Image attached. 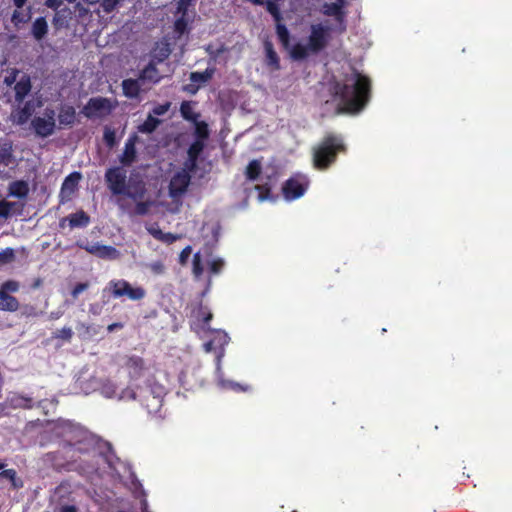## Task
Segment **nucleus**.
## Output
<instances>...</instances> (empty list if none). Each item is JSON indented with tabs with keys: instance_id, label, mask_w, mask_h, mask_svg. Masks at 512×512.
I'll use <instances>...</instances> for the list:
<instances>
[{
	"instance_id": "nucleus-41",
	"label": "nucleus",
	"mask_w": 512,
	"mask_h": 512,
	"mask_svg": "<svg viewBox=\"0 0 512 512\" xmlns=\"http://www.w3.org/2000/svg\"><path fill=\"white\" fill-rule=\"evenodd\" d=\"M79 508L75 503V500L64 502L54 506V512H78Z\"/></svg>"
},
{
	"instance_id": "nucleus-55",
	"label": "nucleus",
	"mask_w": 512,
	"mask_h": 512,
	"mask_svg": "<svg viewBox=\"0 0 512 512\" xmlns=\"http://www.w3.org/2000/svg\"><path fill=\"white\" fill-rule=\"evenodd\" d=\"M88 286H89L88 283L77 284L71 292L72 297L76 299L80 293H82L83 291H85L88 288Z\"/></svg>"
},
{
	"instance_id": "nucleus-24",
	"label": "nucleus",
	"mask_w": 512,
	"mask_h": 512,
	"mask_svg": "<svg viewBox=\"0 0 512 512\" xmlns=\"http://www.w3.org/2000/svg\"><path fill=\"white\" fill-rule=\"evenodd\" d=\"M19 309V302L6 291H0V310L15 312Z\"/></svg>"
},
{
	"instance_id": "nucleus-49",
	"label": "nucleus",
	"mask_w": 512,
	"mask_h": 512,
	"mask_svg": "<svg viewBox=\"0 0 512 512\" xmlns=\"http://www.w3.org/2000/svg\"><path fill=\"white\" fill-rule=\"evenodd\" d=\"M14 204L6 201H0V217L8 218L11 214V210Z\"/></svg>"
},
{
	"instance_id": "nucleus-26",
	"label": "nucleus",
	"mask_w": 512,
	"mask_h": 512,
	"mask_svg": "<svg viewBox=\"0 0 512 512\" xmlns=\"http://www.w3.org/2000/svg\"><path fill=\"white\" fill-rule=\"evenodd\" d=\"M193 316L201 323V328H205L213 318L211 311L206 306H203L202 303L193 310Z\"/></svg>"
},
{
	"instance_id": "nucleus-53",
	"label": "nucleus",
	"mask_w": 512,
	"mask_h": 512,
	"mask_svg": "<svg viewBox=\"0 0 512 512\" xmlns=\"http://www.w3.org/2000/svg\"><path fill=\"white\" fill-rule=\"evenodd\" d=\"M118 3L119 0H102L101 6L106 13H110L115 9Z\"/></svg>"
},
{
	"instance_id": "nucleus-50",
	"label": "nucleus",
	"mask_w": 512,
	"mask_h": 512,
	"mask_svg": "<svg viewBox=\"0 0 512 512\" xmlns=\"http://www.w3.org/2000/svg\"><path fill=\"white\" fill-rule=\"evenodd\" d=\"M137 205L135 208V213L138 215H144L148 212L150 205L152 204L149 201H142V199L137 200Z\"/></svg>"
},
{
	"instance_id": "nucleus-1",
	"label": "nucleus",
	"mask_w": 512,
	"mask_h": 512,
	"mask_svg": "<svg viewBox=\"0 0 512 512\" xmlns=\"http://www.w3.org/2000/svg\"><path fill=\"white\" fill-rule=\"evenodd\" d=\"M329 91L334 100L338 101V113H358L370 100L371 81L367 76L353 70L342 81H333Z\"/></svg>"
},
{
	"instance_id": "nucleus-25",
	"label": "nucleus",
	"mask_w": 512,
	"mask_h": 512,
	"mask_svg": "<svg viewBox=\"0 0 512 512\" xmlns=\"http://www.w3.org/2000/svg\"><path fill=\"white\" fill-rule=\"evenodd\" d=\"M173 25V33L175 39H180L184 34L189 32L188 14H179Z\"/></svg>"
},
{
	"instance_id": "nucleus-56",
	"label": "nucleus",
	"mask_w": 512,
	"mask_h": 512,
	"mask_svg": "<svg viewBox=\"0 0 512 512\" xmlns=\"http://www.w3.org/2000/svg\"><path fill=\"white\" fill-rule=\"evenodd\" d=\"M178 238H179L178 236L173 235L171 233H162V242H165V243H168V244H171L172 242H174Z\"/></svg>"
},
{
	"instance_id": "nucleus-64",
	"label": "nucleus",
	"mask_w": 512,
	"mask_h": 512,
	"mask_svg": "<svg viewBox=\"0 0 512 512\" xmlns=\"http://www.w3.org/2000/svg\"><path fill=\"white\" fill-rule=\"evenodd\" d=\"M169 107H170V103L169 102H166L165 104H162V115L167 112Z\"/></svg>"
},
{
	"instance_id": "nucleus-48",
	"label": "nucleus",
	"mask_w": 512,
	"mask_h": 512,
	"mask_svg": "<svg viewBox=\"0 0 512 512\" xmlns=\"http://www.w3.org/2000/svg\"><path fill=\"white\" fill-rule=\"evenodd\" d=\"M14 257H15L14 250L11 248H7L5 250L0 251V263L1 264H6V263L13 261Z\"/></svg>"
},
{
	"instance_id": "nucleus-63",
	"label": "nucleus",
	"mask_w": 512,
	"mask_h": 512,
	"mask_svg": "<svg viewBox=\"0 0 512 512\" xmlns=\"http://www.w3.org/2000/svg\"><path fill=\"white\" fill-rule=\"evenodd\" d=\"M42 285V280L40 278H37L34 283L32 284L33 289H37Z\"/></svg>"
},
{
	"instance_id": "nucleus-11",
	"label": "nucleus",
	"mask_w": 512,
	"mask_h": 512,
	"mask_svg": "<svg viewBox=\"0 0 512 512\" xmlns=\"http://www.w3.org/2000/svg\"><path fill=\"white\" fill-rule=\"evenodd\" d=\"M88 253L103 259H116L119 252L112 246L101 245L99 243L80 245Z\"/></svg>"
},
{
	"instance_id": "nucleus-51",
	"label": "nucleus",
	"mask_w": 512,
	"mask_h": 512,
	"mask_svg": "<svg viewBox=\"0 0 512 512\" xmlns=\"http://www.w3.org/2000/svg\"><path fill=\"white\" fill-rule=\"evenodd\" d=\"M18 289H19V283L14 280H9V281L4 282L1 285L0 291H6V293H9V292H16V291H18Z\"/></svg>"
},
{
	"instance_id": "nucleus-18",
	"label": "nucleus",
	"mask_w": 512,
	"mask_h": 512,
	"mask_svg": "<svg viewBox=\"0 0 512 512\" xmlns=\"http://www.w3.org/2000/svg\"><path fill=\"white\" fill-rule=\"evenodd\" d=\"M264 50H265V62L268 67H270L272 70H279L280 69V59L277 54V52L274 49L273 43L270 40H265L263 43Z\"/></svg>"
},
{
	"instance_id": "nucleus-5",
	"label": "nucleus",
	"mask_w": 512,
	"mask_h": 512,
	"mask_svg": "<svg viewBox=\"0 0 512 512\" xmlns=\"http://www.w3.org/2000/svg\"><path fill=\"white\" fill-rule=\"evenodd\" d=\"M114 108L115 104L110 99L98 96L90 98L81 112L90 119L104 118L111 114Z\"/></svg>"
},
{
	"instance_id": "nucleus-57",
	"label": "nucleus",
	"mask_w": 512,
	"mask_h": 512,
	"mask_svg": "<svg viewBox=\"0 0 512 512\" xmlns=\"http://www.w3.org/2000/svg\"><path fill=\"white\" fill-rule=\"evenodd\" d=\"M170 45H171V42L169 41V39H167V38L162 39V52L163 51L166 52L165 57H168V55L171 53Z\"/></svg>"
},
{
	"instance_id": "nucleus-45",
	"label": "nucleus",
	"mask_w": 512,
	"mask_h": 512,
	"mask_svg": "<svg viewBox=\"0 0 512 512\" xmlns=\"http://www.w3.org/2000/svg\"><path fill=\"white\" fill-rule=\"evenodd\" d=\"M104 141L108 147L112 148L116 144V134L115 131L109 127H105L104 129Z\"/></svg>"
},
{
	"instance_id": "nucleus-62",
	"label": "nucleus",
	"mask_w": 512,
	"mask_h": 512,
	"mask_svg": "<svg viewBox=\"0 0 512 512\" xmlns=\"http://www.w3.org/2000/svg\"><path fill=\"white\" fill-rule=\"evenodd\" d=\"M13 1H14V5L16 6V8L22 9L27 0H13Z\"/></svg>"
},
{
	"instance_id": "nucleus-37",
	"label": "nucleus",
	"mask_w": 512,
	"mask_h": 512,
	"mask_svg": "<svg viewBox=\"0 0 512 512\" xmlns=\"http://www.w3.org/2000/svg\"><path fill=\"white\" fill-rule=\"evenodd\" d=\"M192 273L196 279H200L204 273V265L201 258V252L198 251L193 255Z\"/></svg>"
},
{
	"instance_id": "nucleus-23",
	"label": "nucleus",
	"mask_w": 512,
	"mask_h": 512,
	"mask_svg": "<svg viewBox=\"0 0 512 512\" xmlns=\"http://www.w3.org/2000/svg\"><path fill=\"white\" fill-rule=\"evenodd\" d=\"M32 115V105L30 102L25 103L22 108L11 114V120L17 125L25 124Z\"/></svg>"
},
{
	"instance_id": "nucleus-31",
	"label": "nucleus",
	"mask_w": 512,
	"mask_h": 512,
	"mask_svg": "<svg viewBox=\"0 0 512 512\" xmlns=\"http://www.w3.org/2000/svg\"><path fill=\"white\" fill-rule=\"evenodd\" d=\"M48 25L44 17L37 18L32 25V35L36 40H41L47 34Z\"/></svg>"
},
{
	"instance_id": "nucleus-34",
	"label": "nucleus",
	"mask_w": 512,
	"mask_h": 512,
	"mask_svg": "<svg viewBox=\"0 0 512 512\" xmlns=\"http://www.w3.org/2000/svg\"><path fill=\"white\" fill-rule=\"evenodd\" d=\"M69 224L71 227H85L89 223V216L84 211L76 212L70 215Z\"/></svg>"
},
{
	"instance_id": "nucleus-28",
	"label": "nucleus",
	"mask_w": 512,
	"mask_h": 512,
	"mask_svg": "<svg viewBox=\"0 0 512 512\" xmlns=\"http://www.w3.org/2000/svg\"><path fill=\"white\" fill-rule=\"evenodd\" d=\"M276 35L284 49L290 47V32L283 21L275 22Z\"/></svg>"
},
{
	"instance_id": "nucleus-35",
	"label": "nucleus",
	"mask_w": 512,
	"mask_h": 512,
	"mask_svg": "<svg viewBox=\"0 0 512 512\" xmlns=\"http://www.w3.org/2000/svg\"><path fill=\"white\" fill-rule=\"evenodd\" d=\"M159 123L160 121L157 118L149 115L144 123L138 126V131L142 134L149 135L157 128Z\"/></svg>"
},
{
	"instance_id": "nucleus-46",
	"label": "nucleus",
	"mask_w": 512,
	"mask_h": 512,
	"mask_svg": "<svg viewBox=\"0 0 512 512\" xmlns=\"http://www.w3.org/2000/svg\"><path fill=\"white\" fill-rule=\"evenodd\" d=\"M73 336V331L71 328L64 327L60 330L54 332V337L58 339H62L65 341H70Z\"/></svg>"
},
{
	"instance_id": "nucleus-32",
	"label": "nucleus",
	"mask_w": 512,
	"mask_h": 512,
	"mask_svg": "<svg viewBox=\"0 0 512 512\" xmlns=\"http://www.w3.org/2000/svg\"><path fill=\"white\" fill-rule=\"evenodd\" d=\"M193 123L195 126V129H194L195 140H199V141L206 143V141L208 140L209 135H210L208 124L205 121H198V120H196V122H193Z\"/></svg>"
},
{
	"instance_id": "nucleus-22",
	"label": "nucleus",
	"mask_w": 512,
	"mask_h": 512,
	"mask_svg": "<svg viewBox=\"0 0 512 512\" xmlns=\"http://www.w3.org/2000/svg\"><path fill=\"white\" fill-rule=\"evenodd\" d=\"M124 365L128 369L130 376L133 378L139 377L141 374V371L144 368L143 360L137 356H127L125 358Z\"/></svg>"
},
{
	"instance_id": "nucleus-60",
	"label": "nucleus",
	"mask_w": 512,
	"mask_h": 512,
	"mask_svg": "<svg viewBox=\"0 0 512 512\" xmlns=\"http://www.w3.org/2000/svg\"><path fill=\"white\" fill-rule=\"evenodd\" d=\"M121 328H123V324H122V323H120V322H115V323L110 324V325L107 327V330H108L109 332H113V331H115L116 329H121Z\"/></svg>"
},
{
	"instance_id": "nucleus-33",
	"label": "nucleus",
	"mask_w": 512,
	"mask_h": 512,
	"mask_svg": "<svg viewBox=\"0 0 512 512\" xmlns=\"http://www.w3.org/2000/svg\"><path fill=\"white\" fill-rule=\"evenodd\" d=\"M262 171L261 162L259 160H252L246 167L245 175L248 180L254 181L258 179Z\"/></svg>"
},
{
	"instance_id": "nucleus-42",
	"label": "nucleus",
	"mask_w": 512,
	"mask_h": 512,
	"mask_svg": "<svg viewBox=\"0 0 512 512\" xmlns=\"http://www.w3.org/2000/svg\"><path fill=\"white\" fill-rule=\"evenodd\" d=\"M21 74L22 73L19 70L12 69L4 77V80H3L4 84H6L7 86H12V85L15 86L17 81H19Z\"/></svg>"
},
{
	"instance_id": "nucleus-14",
	"label": "nucleus",
	"mask_w": 512,
	"mask_h": 512,
	"mask_svg": "<svg viewBox=\"0 0 512 512\" xmlns=\"http://www.w3.org/2000/svg\"><path fill=\"white\" fill-rule=\"evenodd\" d=\"M160 60H152L148 65H146L143 70L141 71V74L139 76V79L146 88L151 83H156L159 80V73H158V62Z\"/></svg>"
},
{
	"instance_id": "nucleus-8",
	"label": "nucleus",
	"mask_w": 512,
	"mask_h": 512,
	"mask_svg": "<svg viewBox=\"0 0 512 512\" xmlns=\"http://www.w3.org/2000/svg\"><path fill=\"white\" fill-rule=\"evenodd\" d=\"M330 28L321 23L312 24L308 37V48L311 52L317 53L323 50L329 41Z\"/></svg>"
},
{
	"instance_id": "nucleus-38",
	"label": "nucleus",
	"mask_w": 512,
	"mask_h": 512,
	"mask_svg": "<svg viewBox=\"0 0 512 512\" xmlns=\"http://www.w3.org/2000/svg\"><path fill=\"white\" fill-rule=\"evenodd\" d=\"M10 194L18 198H23L28 194V185L23 181H16L10 185Z\"/></svg>"
},
{
	"instance_id": "nucleus-29",
	"label": "nucleus",
	"mask_w": 512,
	"mask_h": 512,
	"mask_svg": "<svg viewBox=\"0 0 512 512\" xmlns=\"http://www.w3.org/2000/svg\"><path fill=\"white\" fill-rule=\"evenodd\" d=\"M195 103L192 101H183L180 106L181 116L190 122H196L200 117V114L194 111L193 105Z\"/></svg>"
},
{
	"instance_id": "nucleus-12",
	"label": "nucleus",
	"mask_w": 512,
	"mask_h": 512,
	"mask_svg": "<svg viewBox=\"0 0 512 512\" xmlns=\"http://www.w3.org/2000/svg\"><path fill=\"white\" fill-rule=\"evenodd\" d=\"M137 135H132L125 143L124 151L119 157V161L123 166H131L137 158L136 143L139 141Z\"/></svg>"
},
{
	"instance_id": "nucleus-44",
	"label": "nucleus",
	"mask_w": 512,
	"mask_h": 512,
	"mask_svg": "<svg viewBox=\"0 0 512 512\" xmlns=\"http://www.w3.org/2000/svg\"><path fill=\"white\" fill-rule=\"evenodd\" d=\"M0 477L9 479L15 488L22 486L21 483L19 484L17 482L16 471L14 469L1 470Z\"/></svg>"
},
{
	"instance_id": "nucleus-4",
	"label": "nucleus",
	"mask_w": 512,
	"mask_h": 512,
	"mask_svg": "<svg viewBox=\"0 0 512 512\" xmlns=\"http://www.w3.org/2000/svg\"><path fill=\"white\" fill-rule=\"evenodd\" d=\"M56 112L52 108H45L43 113L31 120V127L35 134L41 138H47L54 134L56 129Z\"/></svg>"
},
{
	"instance_id": "nucleus-36",
	"label": "nucleus",
	"mask_w": 512,
	"mask_h": 512,
	"mask_svg": "<svg viewBox=\"0 0 512 512\" xmlns=\"http://www.w3.org/2000/svg\"><path fill=\"white\" fill-rule=\"evenodd\" d=\"M31 18L29 9H16L13 14L11 21L15 26H19L20 24H24L28 22Z\"/></svg>"
},
{
	"instance_id": "nucleus-21",
	"label": "nucleus",
	"mask_w": 512,
	"mask_h": 512,
	"mask_svg": "<svg viewBox=\"0 0 512 512\" xmlns=\"http://www.w3.org/2000/svg\"><path fill=\"white\" fill-rule=\"evenodd\" d=\"M7 403L14 409H31L33 407L32 398L17 393L9 395L7 398Z\"/></svg>"
},
{
	"instance_id": "nucleus-9",
	"label": "nucleus",
	"mask_w": 512,
	"mask_h": 512,
	"mask_svg": "<svg viewBox=\"0 0 512 512\" xmlns=\"http://www.w3.org/2000/svg\"><path fill=\"white\" fill-rule=\"evenodd\" d=\"M189 170L186 168L180 172H177L170 180L169 183V194L171 197L176 198L183 195L190 183L191 177Z\"/></svg>"
},
{
	"instance_id": "nucleus-43",
	"label": "nucleus",
	"mask_w": 512,
	"mask_h": 512,
	"mask_svg": "<svg viewBox=\"0 0 512 512\" xmlns=\"http://www.w3.org/2000/svg\"><path fill=\"white\" fill-rule=\"evenodd\" d=\"M208 264L210 274L217 275L223 270L225 262L221 258H216L210 261Z\"/></svg>"
},
{
	"instance_id": "nucleus-17",
	"label": "nucleus",
	"mask_w": 512,
	"mask_h": 512,
	"mask_svg": "<svg viewBox=\"0 0 512 512\" xmlns=\"http://www.w3.org/2000/svg\"><path fill=\"white\" fill-rule=\"evenodd\" d=\"M51 503L56 506L58 504L69 502L74 500L72 498V492L70 491V486L67 484H60L54 490V493L51 496Z\"/></svg>"
},
{
	"instance_id": "nucleus-13",
	"label": "nucleus",
	"mask_w": 512,
	"mask_h": 512,
	"mask_svg": "<svg viewBox=\"0 0 512 512\" xmlns=\"http://www.w3.org/2000/svg\"><path fill=\"white\" fill-rule=\"evenodd\" d=\"M205 145V142L194 140L193 143L189 146L187 151L188 158L184 164L187 170L194 171L196 169L198 159L203 152Z\"/></svg>"
},
{
	"instance_id": "nucleus-10",
	"label": "nucleus",
	"mask_w": 512,
	"mask_h": 512,
	"mask_svg": "<svg viewBox=\"0 0 512 512\" xmlns=\"http://www.w3.org/2000/svg\"><path fill=\"white\" fill-rule=\"evenodd\" d=\"M345 0H335V2H325L322 6V13L326 16L334 17L335 20L343 26V30H345V16L346 13L344 11Z\"/></svg>"
},
{
	"instance_id": "nucleus-30",
	"label": "nucleus",
	"mask_w": 512,
	"mask_h": 512,
	"mask_svg": "<svg viewBox=\"0 0 512 512\" xmlns=\"http://www.w3.org/2000/svg\"><path fill=\"white\" fill-rule=\"evenodd\" d=\"M283 0H264L267 12L273 17L274 22L283 21L280 3Z\"/></svg>"
},
{
	"instance_id": "nucleus-40",
	"label": "nucleus",
	"mask_w": 512,
	"mask_h": 512,
	"mask_svg": "<svg viewBox=\"0 0 512 512\" xmlns=\"http://www.w3.org/2000/svg\"><path fill=\"white\" fill-rule=\"evenodd\" d=\"M212 77V71L206 69L204 72H192L190 80L195 83H205Z\"/></svg>"
},
{
	"instance_id": "nucleus-58",
	"label": "nucleus",
	"mask_w": 512,
	"mask_h": 512,
	"mask_svg": "<svg viewBox=\"0 0 512 512\" xmlns=\"http://www.w3.org/2000/svg\"><path fill=\"white\" fill-rule=\"evenodd\" d=\"M152 401L153 404L147 403V408L150 413H157L159 410V406L157 405V397L153 396Z\"/></svg>"
},
{
	"instance_id": "nucleus-59",
	"label": "nucleus",
	"mask_w": 512,
	"mask_h": 512,
	"mask_svg": "<svg viewBox=\"0 0 512 512\" xmlns=\"http://www.w3.org/2000/svg\"><path fill=\"white\" fill-rule=\"evenodd\" d=\"M45 4L49 8L57 9L62 4V0H46Z\"/></svg>"
},
{
	"instance_id": "nucleus-7",
	"label": "nucleus",
	"mask_w": 512,
	"mask_h": 512,
	"mask_svg": "<svg viewBox=\"0 0 512 512\" xmlns=\"http://www.w3.org/2000/svg\"><path fill=\"white\" fill-rule=\"evenodd\" d=\"M309 181L303 175L296 174L282 185V193L286 200L292 201L302 197L308 189Z\"/></svg>"
},
{
	"instance_id": "nucleus-2",
	"label": "nucleus",
	"mask_w": 512,
	"mask_h": 512,
	"mask_svg": "<svg viewBox=\"0 0 512 512\" xmlns=\"http://www.w3.org/2000/svg\"><path fill=\"white\" fill-rule=\"evenodd\" d=\"M347 146L342 135L329 132L312 148V162L314 168L323 171L329 169L338 158L345 154Z\"/></svg>"
},
{
	"instance_id": "nucleus-6",
	"label": "nucleus",
	"mask_w": 512,
	"mask_h": 512,
	"mask_svg": "<svg viewBox=\"0 0 512 512\" xmlns=\"http://www.w3.org/2000/svg\"><path fill=\"white\" fill-rule=\"evenodd\" d=\"M108 288L115 298L126 296L128 299L137 301L145 297V290L140 286H133L126 280H112Z\"/></svg>"
},
{
	"instance_id": "nucleus-20",
	"label": "nucleus",
	"mask_w": 512,
	"mask_h": 512,
	"mask_svg": "<svg viewBox=\"0 0 512 512\" xmlns=\"http://www.w3.org/2000/svg\"><path fill=\"white\" fill-rule=\"evenodd\" d=\"M13 160V143L11 140L0 137V164L9 165Z\"/></svg>"
},
{
	"instance_id": "nucleus-47",
	"label": "nucleus",
	"mask_w": 512,
	"mask_h": 512,
	"mask_svg": "<svg viewBox=\"0 0 512 512\" xmlns=\"http://www.w3.org/2000/svg\"><path fill=\"white\" fill-rule=\"evenodd\" d=\"M196 0H178L176 14H188V8L191 6Z\"/></svg>"
},
{
	"instance_id": "nucleus-19",
	"label": "nucleus",
	"mask_w": 512,
	"mask_h": 512,
	"mask_svg": "<svg viewBox=\"0 0 512 512\" xmlns=\"http://www.w3.org/2000/svg\"><path fill=\"white\" fill-rule=\"evenodd\" d=\"M123 93L128 98H136L140 90H145L146 87L142 85L140 79H126L122 82Z\"/></svg>"
},
{
	"instance_id": "nucleus-54",
	"label": "nucleus",
	"mask_w": 512,
	"mask_h": 512,
	"mask_svg": "<svg viewBox=\"0 0 512 512\" xmlns=\"http://www.w3.org/2000/svg\"><path fill=\"white\" fill-rule=\"evenodd\" d=\"M192 253V248L191 246H186L180 253L179 255V263L181 265H185L190 257Z\"/></svg>"
},
{
	"instance_id": "nucleus-39",
	"label": "nucleus",
	"mask_w": 512,
	"mask_h": 512,
	"mask_svg": "<svg viewBox=\"0 0 512 512\" xmlns=\"http://www.w3.org/2000/svg\"><path fill=\"white\" fill-rule=\"evenodd\" d=\"M308 50V46L297 43L291 48L290 55L294 60H302L308 56Z\"/></svg>"
},
{
	"instance_id": "nucleus-27",
	"label": "nucleus",
	"mask_w": 512,
	"mask_h": 512,
	"mask_svg": "<svg viewBox=\"0 0 512 512\" xmlns=\"http://www.w3.org/2000/svg\"><path fill=\"white\" fill-rule=\"evenodd\" d=\"M59 124L63 126H70L75 120V109L72 106H61L58 113Z\"/></svg>"
},
{
	"instance_id": "nucleus-3",
	"label": "nucleus",
	"mask_w": 512,
	"mask_h": 512,
	"mask_svg": "<svg viewBox=\"0 0 512 512\" xmlns=\"http://www.w3.org/2000/svg\"><path fill=\"white\" fill-rule=\"evenodd\" d=\"M107 187L113 195L126 196L134 201L144 198L145 185L142 181H127L126 171L122 167H112L105 172Z\"/></svg>"
},
{
	"instance_id": "nucleus-61",
	"label": "nucleus",
	"mask_w": 512,
	"mask_h": 512,
	"mask_svg": "<svg viewBox=\"0 0 512 512\" xmlns=\"http://www.w3.org/2000/svg\"><path fill=\"white\" fill-rule=\"evenodd\" d=\"M148 231L156 238L160 239V230L157 228H149Z\"/></svg>"
},
{
	"instance_id": "nucleus-52",
	"label": "nucleus",
	"mask_w": 512,
	"mask_h": 512,
	"mask_svg": "<svg viewBox=\"0 0 512 512\" xmlns=\"http://www.w3.org/2000/svg\"><path fill=\"white\" fill-rule=\"evenodd\" d=\"M255 189L259 192V199L261 201L266 200L271 193V188L268 184L256 185Z\"/></svg>"
},
{
	"instance_id": "nucleus-16",
	"label": "nucleus",
	"mask_w": 512,
	"mask_h": 512,
	"mask_svg": "<svg viewBox=\"0 0 512 512\" xmlns=\"http://www.w3.org/2000/svg\"><path fill=\"white\" fill-rule=\"evenodd\" d=\"M32 88L31 79L27 74H21L19 81L14 86L15 100L18 103L23 102L25 97L30 93Z\"/></svg>"
},
{
	"instance_id": "nucleus-15",
	"label": "nucleus",
	"mask_w": 512,
	"mask_h": 512,
	"mask_svg": "<svg viewBox=\"0 0 512 512\" xmlns=\"http://www.w3.org/2000/svg\"><path fill=\"white\" fill-rule=\"evenodd\" d=\"M80 178L81 175L78 172H74L65 178L60 192V197L62 201L70 199L71 195L76 190Z\"/></svg>"
}]
</instances>
